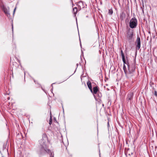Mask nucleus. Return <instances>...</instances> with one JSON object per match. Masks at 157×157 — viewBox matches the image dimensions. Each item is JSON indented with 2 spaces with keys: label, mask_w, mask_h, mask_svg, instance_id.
<instances>
[{
  "label": "nucleus",
  "mask_w": 157,
  "mask_h": 157,
  "mask_svg": "<svg viewBox=\"0 0 157 157\" xmlns=\"http://www.w3.org/2000/svg\"><path fill=\"white\" fill-rule=\"evenodd\" d=\"M48 141V137L45 133H43L42 135V138L39 141L40 148L39 151V153L40 154H44L46 153H50V157H54L53 152H51L50 150L48 148L46 145V143Z\"/></svg>",
  "instance_id": "1"
},
{
  "label": "nucleus",
  "mask_w": 157,
  "mask_h": 157,
  "mask_svg": "<svg viewBox=\"0 0 157 157\" xmlns=\"http://www.w3.org/2000/svg\"><path fill=\"white\" fill-rule=\"evenodd\" d=\"M134 31L133 29L129 28L127 29L126 32V38L128 42L131 43L134 40Z\"/></svg>",
  "instance_id": "2"
},
{
  "label": "nucleus",
  "mask_w": 157,
  "mask_h": 157,
  "mask_svg": "<svg viewBox=\"0 0 157 157\" xmlns=\"http://www.w3.org/2000/svg\"><path fill=\"white\" fill-rule=\"evenodd\" d=\"M137 25V21L135 17L132 18L129 21V27L132 29L136 28Z\"/></svg>",
  "instance_id": "3"
},
{
  "label": "nucleus",
  "mask_w": 157,
  "mask_h": 157,
  "mask_svg": "<svg viewBox=\"0 0 157 157\" xmlns=\"http://www.w3.org/2000/svg\"><path fill=\"white\" fill-rule=\"evenodd\" d=\"M136 45V49L139 50L140 47L141 41L140 37L139 36H137V39L135 42Z\"/></svg>",
  "instance_id": "4"
},
{
  "label": "nucleus",
  "mask_w": 157,
  "mask_h": 157,
  "mask_svg": "<svg viewBox=\"0 0 157 157\" xmlns=\"http://www.w3.org/2000/svg\"><path fill=\"white\" fill-rule=\"evenodd\" d=\"M128 74H131L134 71L135 69V66L133 65L130 66L129 65L128 66Z\"/></svg>",
  "instance_id": "5"
},
{
  "label": "nucleus",
  "mask_w": 157,
  "mask_h": 157,
  "mask_svg": "<svg viewBox=\"0 0 157 157\" xmlns=\"http://www.w3.org/2000/svg\"><path fill=\"white\" fill-rule=\"evenodd\" d=\"M133 96V94L132 93L130 92L129 93L127 98V101H128V103H129L130 104L132 103Z\"/></svg>",
  "instance_id": "6"
},
{
  "label": "nucleus",
  "mask_w": 157,
  "mask_h": 157,
  "mask_svg": "<svg viewBox=\"0 0 157 157\" xmlns=\"http://www.w3.org/2000/svg\"><path fill=\"white\" fill-rule=\"evenodd\" d=\"M77 6H78V10H80L81 9L84 8L85 7V4L81 1L78 2Z\"/></svg>",
  "instance_id": "7"
},
{
  "label": "nucleus",
  "mask_w": 157,
  "mask_h": 157,
  "mask_svg": "<svg viewBox=\"0 0 157 157\" xmlns=\"http://www.w3.org/2000/svg\"><path fill=\"white\" fill-rule=\"evenodd\" d=\"M98 91V87L97 86H96L93 88V90H92V93L94 94H96L97 93V92Z\"/></svg>",
  "instance_id": "8"
},
{
  "label": "nucleus",
  "mask_w": 157,
  "mask_h": 157,
  "mask_svg": "<svg viewBox=\"0 0 157 157\" xmlns=\"http://www.w3.org/2000/svg\"><path fill=\"white\" fill-rule=\"evenodd\" d=\"M2 9L5 14H9V11L4 6H2Z\"/></svg>",
  "instance_id": "9"
},
{
  "label": "nucleus",
  "mask_w": 157,
  "mask_h": 157,
  "mask_svg": "<svg viewBox=\"0 0 157 157\" xmlns=\"http://www.w3.org/2000/svg\"><path fill=\"white\" fill-rule=\"evenodd\" d=\"M87 84L88 87V88H89V89L90 90V91L91 92H92V87L91 86V82L90 81H88L87 82Z\"/></svg>",
  "instance_id": "10"
},
{
  "label": "nucleus",
  "mask_w": 157,
  "mask_h": 157,
  "mask_svg": "<svg viewBox=\"0 0 157 157\" xmlns=\"http://www.w3.org/2000/svg\"><path fill=\"white\" fill-rule=\"evenodd\" d=\"M122 59L123 61V62L124 63V65H125V64H127V66H128L129 64L128 62V61H126V60H125V56L122 57Z\"/></svg>",
  "instance_id": "11"
},
{
  "label": "nucleus",
  "mask_w": 157,
  "mask_h": 157,
  "mask_svg": "<svg viewBox=\"0 0 157 157\" xmlns=\"http://www.w3.org/2000/svg\"><path fill=\"white\" fill-rule=\"evenodd\" d=\"M122 59L123 61V62L124 63V65H125V64H127V66H128L129 64L128 62V61H126V60H125V56L122 57Z\"/></svg>",
  "instance_id": "12"
},
{
  "label": "nucleus",
  "mask_w": 157,
  "mask_h": 157,
  "mask_svg": "<svg viewBox=\"0 0 157 157\" xmlns=\"http://www.w3.org/2000/svg\"><path fill=\"white\" fill-rule=\"evenodd\" d=\"M77 11L78 10L77 7H75L73 9V12L75 16L76 15L77 13Z\"/></svg>",
  "instance_id": "13"
},
{
  "label": "nucleus",
  "mask_w": 157,
  "mask_h": 157,
  "mask_svg": "<svg viewBox=\"0 0 157 157\" xmlns=\"http://www.w3.org/2000/svg\"><path fill=\"white\" fill-rule=\"evenodd\" d=\"M123 69L124 71L125 74L126 75L128 74V71L127 70L126 68L125 65H123Z\"/></svg>",
  "instance_id": "14"
},
{
  "label": "nucleus",
  "mask_w": 157,
  "mask_h": 157,
  "mask_svg": "<svg viewBox=\"0 0 157 157\" xmlns=\"http://www.w3.org/2000/svg\"><path fill=\"white\" fill-rule=\"evenodd\" d=\"M125 17V14L124 13H122L120 14V18L122 20H123L124 19Z\"/></svg>",
  "instance_id": "15"
},
{
  "label": "nucleus",
  "mask_w": 157,
  "mask_h": 157,
  "mask_svg": "<svg viewBox=\"0 0 157 157\" xmlns=\"http://www.w3.org/2000/svg\"><path fill=\"white\" fill-rule=\"evenodd\" d=\"M98 98H97V99H99L100 98H101L102 96V94L101 93L99 92H98L97 93Z\"/></svg>",
  "instance_id": "16"
},
{
  "label": "nucleus",
  "mask_w": 157,
  "mask_h": 157,
  "mask_svg": "<svg viewBox=\"0 0 157 157\" xmlns=\"http://www.w3.org/2000/svg\"><path fill=\"white\" fill-rule=\"evenodd\" d=\"M52 122V117L51 116H50V120H49V124L51 125Z\"/></svg>",
  "instance_id": "17"
},
{
  "label": "nucleus",
  "mask_w": 157,
  "mask_h": 157,
  "mask_svg": "<svg viewBox=\"0 0 157 157\" xmlns=\"http://www.w3.org/2000/svg\"><path fill=\"white\" fill-rule=\"evenodd\" d=\"M109 13L110 15H112L113 13V11L112 9H109Z\"/></svg>",
  "instance_id": "18"
},
{
  "label": "nucleus",
  "mask_w": 157,
  "mask_h": 157,
  "mask_svg": "<svg viewBox=\"0 0 157 157\" xmlns=\"http://www.w3.org/2000/svg\"><path fill=\"white\" fill-rule=\"evenodd\" d=\"M121 53L122 57L124 56V54L123 53L122 50H121Z\"/></svg>",
  "instance_id": "19"
},
{
  "label": "nucleus",
  "mask_w": 157,
  "mask_h": 157,
  "mask_svg": "<svg viewBox=\"0 0 157 157\" xmlns=\"http://www.w3.org/2000/svg\"><path fill=\"white\" fill-rule=\"evenodd\" d=\"M154 94L156 97H157V92L155 90L154 91Z\"/></svg>",
  "instance_id": "20"
},
{
  "label": "nucleus",
  "mask_w": 157,
  "mask_h": 157,
  "mask_svg": "<svg viewBox=\"0 0 157 157\" xmlns=\"http://www.w3.org/2000/svg\"><path fill=\"white\" fill-rule=\"evenodd\" d=\"M53 121H55L56 122H57L56 118L55 117H54L53 119Z\"/></svg>",
  "instance_id": "21"
},
{
  "label": "nucleus",
  "mask_w": 157,
  "mask_h": 157,
  "mask_svg": "<svg viewBox=\"0 0 157 157\" xmlns=\"http://www.w3.org/2000/svg\"><path fill=\"white\" fill-rule=\"evenodd\" d=\"M16 9V8H15L14 9V11H13V13H14L15 12V10Z\"/></svg>",
  "instance_id": "22"
},
{
  "label": "nucleus",
  "mask_w": 157,
  "mask_h": 157,
  "mask_svg": "<svg viewBox=\"0 0 157 157\" xmlns=\"http://www.w3.org/2000/svg\"><path fill=\"white\" fill-rule=\"evenodd\" d=\"M109 125V122H108V126Z\"/></svg>",
  "instance_id": "23"
},
{
  "label": "nucleus",
  "mask_w": 157,
  "mask_h": 157,
  "mask_svg": "<svg viewBox=\"0 0 157 157\" xmlns=\"http://www.w3.org/2000/svg\"><path fill=\"white\" fill-rule=\"evenodd\" d=\"M72 3H73V2H72ZM72 5H73V6L74 5V4H73V3H72Z\"/></svg>",
  "instance_id": "24"
},
{
  "label": "nucleus",
  "mask_w": 157,
  "mask_h": 157,
  "mask_svg": "<svg viewBox=\"0 0 157 157\" xmlns=\"http://www.w3.org/2000/svg\"><path fill=\"white\" fill-rule=\"evenodd\" d=\"M12 30H13V25H12Z\"/></svg>",
  "instance_id": "25"
},
{
  "label": "nucleus",
  "mask_w": 157,
  "mask_h": 157,
  "mask_svg": "<svg viewBox=\"0 0 157 157\" xmlns=\"http://www.w3.org/2000/svg\"><path fill=\"white\" fill-rule=\"evenodd\" d=\"M94 98H96V97H95V95H94Z\"/></svg>",
  "instance_id": "26"
},
{
  "label": "nucleus",
  "mask_w": 157,
  "mask_h": 157,
  "mask_svg": "<svg viewBox=\"0 0 157 157\" xmlns=\"http://www.w3.org/2000/svg\"><path fill=\"white\" fill-rule=\"evenodd\" d=\"M151 84H153V83H151Z\"/></svg>",
  "instance_id": "27"
},
{
  "label": "nucleus",
  "mask_w": 157,
  "mask_h": 157,
  "mask_svg": "<svg viewBox=\"0 0 157 157\" xmlns=\"http://www.w3.org/2000/svg\"><path fill=\"white\" fill-rule=\"evenodd\" d=\"M54 84V83H52V85L53 84Z\"/></svg>",
  "instance_id": "28"
}]
</instances>
